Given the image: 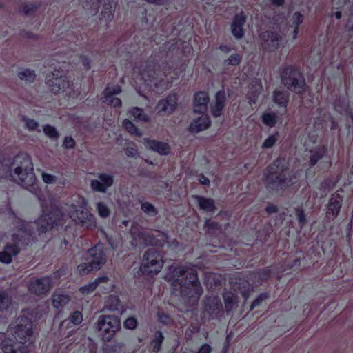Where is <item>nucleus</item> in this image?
I'll return each instance as SVG.
<instances>
[{
	"mask_svg": "<svg viewBox=\"0 0 353 353\" xmlns=\"http://www.w3.org/2000/svg\"><path fill=\"white\" fill-rule=\"evenodd\" d=\"M130 235L134 241L136 245H145L147 246L148 237L149 233L138 230L136 228H132L130 230Z\"/></svg>",
	"mask_w": 353,
	"mask_h": 353,
	"instance_id": "7c9ffc66",
	"label": "nucleus"
},
{
	"mask_svg": "<svg viewBox=\"0 0 353 353\" xmlns=\"http://www.w3.org/2000/svg\"><path fill=\"white\" fill-rule=\"evenodd\" d=\"M83 321V315L79 311L74 312L70 317V321L74 325H79Z\"/></svg>",
	"mask_w": 353,
	"mask_h": 353,
	"instance_id": "4d7b16f0",
	"label": "nucleus"
},
{
	"mask_svg": "<svg viewBox=\"0 0 353 353\" xmlns=\"http://www.w3.org/2000/svg\"><path fill=\"white\" fill-rule=\"evenodd\" d=\"M70 301L68 295L62 294H54L52 296V305L55 308L65 306Z\"/></svg>",
	"mask_w": 353,
	"mask_h": 353,
	"instance_id": "c9c22d12",
	"label": "nucleus"
},
{
	"mask_svg": "<svg viewBox=\"0 0 353 353\" xmlns=\"http://www.w3.org/2000/svg\"><path fill=\"white\" fill-rule=\"evenodd\" d=\"M147 246L163 247L168 244V235L165 232H158L157 235L149 233Z\"/></svg>",
	"mask_w": 353,
	"mask_h": 353,
	"instance_id": "393cba45",
	"label": "nucleus"
},
{
	"mask_svg": "<svg viewBox=\"0 0 353 353\" xmlns=\"http://www.w3.org/2000/svg\"><path fill=\"white\" fill-rule=\"evenodd\" d=\"M37 9V6L32 4L26 5L24 6L23 12L25 14L28 15L30 14L32 12L34 11Z\"/></svg>",
	"mask_w": 353,
	"mask_h": 353,
	"instance_id": "69168bd1",
	"label": "nucleus"
},
{
	"mask_svg": "<svg viewBox=\"0 0 353 353\" xmlns=\"http://www.w3.org/2000/svg\"><path fill=\"white\" fill-rule=\"evenodd\" d=\"M18 77L21 81L26 83H32L35 80L36 74L34 70L30 69H23L18 73Z\"/></svg>",
	"mask_w": 353,
	"mask_h": 353,
	"instance_id": "58836bf2",
	"label": "nucleus"
},
{
	"mask_svg": "<svg viewBox=\"0 0 353 353\" xmlns=\"http://www.w3.org/2000/svg\"><path fill=\"white\" fill-rule=\"evenodd\" d=\"M288 169L286 161L283 158H278L265 171L264 177L268 188L279 191L292 185V179L287 178L284 172Z\"/></svg>",
	"mask_w": 353,
	"mask_h": 353,
	"instance_id": "39448f33",
	"label": "nucleus"
},
{
	"mask_svg": "<svg viewBox=\"0 0 353 353\" xmlns=\"http://www.w3.org/2000/svg\"><path fill=\"white\" fill-rule=\"evenodd\" d=\"M103 2L102 15L107 19H111L114 12L115 2L114 0H85L83 7L90 10V14L95 15L99 12L100 3Z\"/></svg>",
	"mask_w": 353,
	"mask_h": 353,
	"instance_id": "9b49d317",
	"label": "nucleus"
},
{
	"mask_svg": "<svg viewBox=\"0 0 353 353\" xmlns=\"http://www.w3.org/2000/svg\"><path fill=\"white\" fill-rule=\"evenodd\" d=\"M42 214L37 221V229L40 233L46 232L61 223L63 212L56 205L52 198H45L38 195Z\"/></svg>",
	"mask_w": 353,
	"mask_h": 353,
	"instance_id": "20e7f679",
	"label": "nucleus"
},
{
	"mask_svg": "<svg viewBox=\"0 0 353 353\" xmlns=\"http://www.w3.org/2000/svg\"><path fill=\"white\" fill-rule=\"evenodd\" d=\"M163 340V333L161 331H156L154 334V339L150 342L153 352L157 353L160 351Z\"/></svg>",
	"mask_w": 353,
	"mask_h": 353,
	"instance_id": "4c0bfd02",
	"label": "nucleus"
},
{
	"mask_svg": "<svg viewBox=\"0 0 353 353\" xmlns=\"http://www.w3.org/2000/svg\"><path fill=\"white\" fill-rule=\"evenodd\" d=\"M274 101L280 106L286 107L288 103V95L285 92L275 90L273 95Z\"/></svg>",
	"mask_w": 353,
	"mask_h": 353,
	"instance_id": "e433bc0d",
	"label": "nucleus"
},
{
	"mask_svg": "<svg viewBox=\"0 0 353 353\" xmlns=\"http://www.w3.org/2000/svg\"><path fill=\"white\" fill-rule=\"evenodd\" d=\"M241 59L242 57L239 54L234 53L231 54L228 59H225L223 63L225 65L236 66L241 63Z\"/></svg>",
	"mask_w": 353,
	"mask_h": 353,
	"instance_id": "a18cd8bd",
	"label": "nucleus"
},
{
	"mask_svg": "<svg viewBox=\"0 0 353 353\" xmlns=\"http://www.w3.org/2000/svg\"><path fill=\"white\" fill-rule=\"evenodd\" d=\"M23 227H21L19 232V234H13L12 236V241L16 243L17 241H21L22 238H23L26 235H29L30 234L26 231V229L24 228V224L22 225Z\"/></svg>",
	"mask_w": 353,
	"mask_h": 353,
	"instance_id": "13d9d810",
	"label": "nucleus"
},
{
	"mask_svg": "<svg viewBox=\"0 0 353 353\" xmlns=\"http://www.w3.org/2000/svg\"><path fill=\"white\" fill-rule=\"evenodd\" d=\"M177 100V95L176 94H170L167 98L159 101L156 109L159 112H163L171 114L176 108Z\"/></svg>",
	"mask_w": 353,
	"mask_h": 353,
	"instance_id": "dca6fc26",
	"label": "nucleus"
},
{
	"mask_svg": "<svg viewBox=\"0 0 353 353\" xmlns=\"http://www.w3.org/2000/svg\"><path fill=\"white\" fill-rule=\"evenodd\" d=\"M223 313L222 303L217 296H211L205 298L201 318L211 319L216 318Z\"/></svg>",
	"mask_w": 353,
	"mask_h": 353,
	"instance_id": "f8f14e48",
	"label": "nucleus"
},
{
	"mask_svg": "<svg viewBox=\"0 0 353 353\" xmlns=\"http://www.w3.org/2000/svg\"><path fill=\"white\" fill-rule=\"evenodd\" d=\"M18 253L19 248L17 245H7L2 252H0V262L9 264L12 262V257Z\"/></svg>",
	"mask_w": 353,
	"mask_h": 353,
	"instance_id": "c85d7f7f",
	"label": "nucleus"
},
{
	"mask_svg": "<svg viewBox=\"0 0 353 353\" xmlns=\"http://www.w3.org/2000/svg\"><path fill=\"white\" fill-rule=\"evenodd\" d=\"M137 319L134 316L128 317L123 321V327L127 330H134L137 327Z\"/></svg>",
	"mask_w": 353,
	"mask_h": 353,
	"instance_id": "8fccbe9b",
	"label": "nucleus"
},
{
	"mask_svg": "<svg viewBox=\"0 0 353 353\" xmlns=\"http://www.w3.org/2000/svg\"><path fill=\"white\" fill-rule=\"evenodd\" d=\"M145 144L150 150L161 155H167L170 153V147L166 143L145 139Z\"/></svg>",
	"mask_w": 353,
	"mask_h": 353,
	"instance_id": "5701e85b",
	"label": "nucleus"
},
{
	"mask_svg": "<svg viewBox=\"0 0 353 353\" xmlns=\"http://www.w3.org/2000/svg\"><path fill=\"white\" fill-rule=\"evenodd\" d=\"M194 119L189 125V131L192 133H198L208 128L211 124L209 116L205 113Z\"/></svg>",
	"mask_w": 353,
	"mask_h": 353,
	"instance_id": "6ab92c4d",
	"label": "nucleus"
},
{
	"mask_svg": "<svg viewBox=\"0 0 353 353\" xmlns=\"http://www.w3.org/2000/svg\"><path fill=\"white\" fill-rule=\"evenodd\" d=\"M158 321L163 325H171L173 323L172 318L168 314L162 311H159L157 313Z\"/></svg>",
	"mask_w": 353,
	"mask_h": 353,
	"instance_id": "49530a36",
	"label": "nucleus"
},
{
	"mask_svg": "<svg viewBox=\"0 0 353 353\" xmlns=\"http://www.w3.org/2000/svg\"><path fill=\"white\" fill-rule=\"evenodd\" d=\"M268 297L267 293H261L252 302L250 305V310H254L256 307L259 306L261 303Z\"/></svg>",
	"mask_w": 353,
	"mask_h": 353,
	"instance_id": "5fc2aeb1",
	"label": "nucleus"
},
{
	"mask_svg": "<svg viewBox=\"0 0 353 353\" xmlns=\"http://www.w3.org/2000/svg\"><path fill=\"white\" fill-rule=\"evenodd\" d=\"M87 201L82 196H79L68 208L70 217L77 223L93 228L97 225L94 216L87 209Z\"/></svg>",
	"mask_w": 353,
	"mask_h": 353,
	"instance_id": "423d86ee",
	"label": "nucleus"
},
{
	"mask_svg": "<svg viewBox=\"0 0 353 353\" xmlns=\"http://www.w3.org/2000/svg\"><path fill=\"white\" fill-rule=\"evenodd\" d=\"M296 214L299 222L303 225L306 222L304 210L301 208H296Z\"/></svg>",
	"mask_w": 353,
	"mask_h": 353,
	"instance_id": "bf43d9fd",
	"label": "nucleus"
},
{
	"mask_svg": "<svg viewBox=\"0 0 353 353\" xmlns=\"http://www.w3.org/2000/svg\"><path fill=\"white\" fill-rule=\"evenodd\" d=\"M164 261L163 256L157 250L150 248L143 255L140 271L145 275H156L163 269Z\"/></svg>",
	"mask_w": 353,
	"mask_h": 353,
	"instance_id": "0eeeda50",
	"label": "nucleus"
},
{
	"mask_svg": "<svg viewBox=\"0 0 353 353\" xmlns=\"http://www.w3.org/2000/svg\"><path fill=\"white\" fill-rule=\"evenodd\" d=\"M123 125L131 134H134L137 137H141L142 135L141 132L130 120L125 119L123 121Z\"/></svg>",
	"mask_w": 353,
	"mask_h": 353,
	"instance_id": "37998d69",
	"label": "nucleus"
},
{
	"mask_svg": "<svg viewBox=\"0 0 353 353\" xmlns=\"http://www.w3.org/2000/svg\"><path fill=\"white\" fill-rule=\"evenodd\" d=\"M77 270L79 274H84L90 272L92 270H95L92 267V263L90 261L88 263H82L77 266Z\"/></svg>",
	"mask_w": 353,
	"mask_h": 353,
	"instance_id": "3c124183",
	"label": "nucleus"
},
{
	"mask_svg": "<svg viewBox=\"0 0 353 353\" xmlns=\"http://www.w3.org/2000/svg\"><path fill=\"white\" fill-rule=\"evenodd\" d=\"M165 278L170 283L172 292L179 294L189 303H196L203 292L197 271L192 265H172Z\"/></svg>",
	"mask_w": 353,
	"mask_h": 353,
	"instance_id": "f257e3e1",
	"label": "nucleus"
},
{
	"mask_svg": "<svg viewBox=\"0 0 353 353\" xmlns=\"http://www.w3.org/2000/svg\"><path fill=\"white\" fill-rule=\"evenodd\" d=\"M130 114L137 121H149V117L144 114V112L142 109L137 107L132 108L130 110Z\"/></svg>",
	"mask_w": 353,
	"mask_h": 353,
	"instance_id": "79ce46f5",
	"label": "nucleus"
},
{
	"mask_svg": "<svg viewBox=\"0 0 353 353\" xmlns=\"http://www.w3.org/2000/svg\"><path fill=\"white\" fill-rule=\"evenodd\" d=\"M105 308L111 312H116L121 310L123 312L121 302L117 296L110 295L106 300Z\"/></svg>",
	"mask_w": 353,
	"mask_h": 353,
	"instance_id": "473e14b6",
	"label": "nucleus"
},
{
	"mask_svg": "<svg viewBox=\"0 0 353 353\" xmlns=\"http://www.w3.org/2000/svg\"><path fill=\"white\" fill-rule=\"evenodd\" d=\"M303 16L300 12H294L290 17L288 28H293L292 36V41L296 40L299 30V26L303 23Z\"/></svg>",
	"mask_w": 353,
	"mask_h": 353,
	"instance_id": "cd10ccee",
	"label": "nucleus"
},
{
	"mask_svg": "<svg viewBox=\"0 0 353 353\" xmlns=\"http://www.w3.org/2000/svg\"><path fill=\"white\" fill-rule=\"evenodd\" d=\"M341 103V102L340 101H338V102H336L335 105H334V108L340 114H343V110L346 111V106L345 105H342Z\"/></svg>",
	"mask_w": 353,
	"mask_h": 353,
	"instance_id": "338daca9",
	"label": "nucleus"
},
{
	"mask_svg": "<svg viewBox=\"0 0 353 353\" xmlns=\"http://www.w3.org/2000/svg\"><path fill=\"white\" fill-rule=\"evenodd\" d=\"M312 155L310 159V165L314 166L320 159L324 157L327 154V149L322 146L315 150L310 151Z\"/></svg>",
	"mask_w": 353,
	"mask_h": 353,
	"instance_id": "f704fd0d",
	"label": "nucleus"
},
{
	"mask_svg": "<svg viewBox=\"0 0 353 353\" xmlns=\"http://www.w3.org/2000/svg\"><path fill=\"white\" fill-rule=\"evenodd\" d=\"M262 121L265 125L271 128L276 123L277 116L274 112H265L262 115Z\"/></svg>",
	"mask_w": 353,
	"mask_h": 353,
	"instance_id": "a19ab883",
	"label": "nucleus"
},
{
	"mask_svg": "<svg viewBox=\"0 0 353 353\" xmlns=\"http://www.w3.org/2000/svg\"><path fill=\"white\" fill-rule=\"evenodd\" d=\"M261 39L267 43L270 50H275L280 46L282 41L281 36L274 32L265 31L260 34Z\"/></svg>",
	"mask_w": 353,
	"mask_h": 353,
	"instance_id": "412c9836",
	"label": "nucleus"
},
{
	"mask_svg": "<svg viewBox=\"0 0 353 353\" xmlns=\"http://www.w3.org/2000/svg\"><path fill=\"white\" fill-rule=\"evenodd\" d=\"M141 210L143 211L145 214L147 215L154 216L157 214V210L154 208V206L148 202H145L141 204Z\"/></svg>",
	"mask_w": 353,
	"mask_h": 353,
	"instance_id": "de8ad7c7",
	"label": "nucleus"
},
{
	"mask_svg": "<svg viewBox=\"0 0 353 353\" xmlns=\"http://www.w3.org/2000/svg\"><path fill=\"white\" fill-rule=\"evenodd\" d=\"M245 21L246 16L243 12L236 14L231 24V32L234 37L237 40L242 39L244 36L243 26Z\"/></svg>",
	"mask_w": 353,
	"mask_h": 353,
	"instance_id": "f3484780",
	"label": "nucleus"
},
{
	"mask_svg": "<svg viewBox=\"0 0 353 353\" xmlns=\"http://www.w3.org/2000/svg\"><path fill=\"white\" fill-rule=\"evenodd\" d=\"M194 198L196 200L201 210L208 212H214L215 205L213 199L198 195L194 196Z\"/></svg>",
	"mask_w": 353,
	"mask_h": 353,
	"instance_id": "c756f323",
	"label": "nucleus"
},
{
	"mask_svg": "<svg viewBox=\"0 0 353 353\" xmlns=\"http://www.w3.org/2000/svg\"><path fill=\"white\" fill-rule=\"evenodd\" d=\"M41 175L43 181L46 184H52L56 182L57 177L52 174L47 173L45 171H41Z\"/></svg>",
	"mask_w": 353,
	"mask_h": 353,
	"instance_id": "6e6d98bb",
	"label": "nucleus"
},
{
	"mask_svg": "<svg viewBox=\"0 0 353 353\" xmlns=\"http://www.w3.org/2000/svg\"><path fill=\"white\" fill-rule=\"evenodd\" d=\"M125 346V345L123 342L114 343L110 347L107 353H125L124 351Z\"/></svg>",
	"mask_w": 353,
	"mask_h": 353,
	"instance_id": "864d4df0",
	"label": "nucleus"
},
{
	"mask_svg": "<svg viewBox=\"0 0 353 353\" xmlns=\"http://www.w3.org/2000/svg\"><path fill=\"white\" fill-rule=\"evenodd\" d=\"M97 211L99 215L102 218H106L110 216V210L108 205L103 202H98L96 204Z\"/></svg>",
	"mask_w": 353,
	"mask_h": 353,
	"instance_id": "c03bdc74",
	"label": "nucleus"
},
{
	"mask_svg": "<svg viewBox=\"0 0 353 353\" xmlns=\"http://www.w3.org/2000/svg\"><path fill=\"white\" fill-rule=\"evenodd\" d=\"M342 201L343 198L340 194H332L327 206V214L335 219L341 210Z\"/></svg>",
	"mask_w": 353,
	"mask_h": 353,
	"instance_id": "4be33fe9",
	"label": "nucleus"
},
{
	"mask_svg": "<svg viewBox=\"0 0 353 353\" xmlns=\"http://www.w3.org/2000/svg\"><path fill=\"white\" fill-rule=\"evenodd\" d=\"M12 303V298L7 292L0 290V311L6 310Z\"/></svg>",
	"mask_w": 353,
	"mask_h": 353,
	"instance_id": "ea45409f",
	"label": "nucleus"
},
{
	"mask_svg": "<svg viewBox=\"0 0 353 353\" xmlns=\"http://www.w3.org/2000/svg\"><path fill=\"white\" fill-rule=\"evenodd\" d=\"M45 134L50 139H57L59 132L54 126L46 124L43 127Z\"/></svg>",
	"mask_w": 353,
	"mask_h": 353,
	"instance_id": "09e8293b",
	"label": "nucleus"
},
{
	"mask_svg": "<svg viewBox=\"0 0 353 353\" xmlns=\"http://www.w3.org/2000/svg\"><path fill=\"white\" fill-rule=\"evenodd\" d=\"M26 125L30 130H34L38 127V122L34 119H25Z\"/></svg>",
	"mask_w": 353,
	"mask_h": 353,
	"instance_id": "680f3d73",
	"label": "nucleus"
},
{
	"mask_svg": "<svg viewBox=\"0 0 353 353\" xmlns=\"http://www.w3.org/2000/svg\"><path fill=\"white\" fill-rule=\"evenodd\" d=\"M278 133L270 135L265 140L263 141L262 147L263 148H271L276 143L278 139Z\"/></svg>",
	"mask_w": 353,
	"mask_h": 353,
	"instance_id": "603ef678",
	"label": "nucleus"
},
{
	"mask_svg": "<svg viewBox=\"0 0 353 353\" xmlns=\"http://www.w3.org/2000/svg\"><path fill=\"white\" fill-rule=\"evenodd\" d=\"M225 310L228 313L232 312L238 304L237 296L232 292H226L223 295Z\"/></svg>",
	"mask_w": 353,
	"mask_h": 353,
	"instance_id": "2f4dec72",
	"label": "nucleus"
},
{
	"mask_svg": "<svg viewBox=\"0 0 353 353\" xmlns=\"http://www.w3.org/2000/svg\"><path fill=\"white\" fill-rule=\"evenodd\" d=\"M52 279L50 276H43L39 279H31L28 288L29 291L34 294H43L50 289Z\"/></svg>",
	"mask_w": 353,
	"mask_h": 353,
	"instance_id": "4468645a",
	"label": "nucleus"
},
{
	"mask_svg": "<svg viewBox=\"0 0 353 353\" xmlns=\"http://www.w3.org/2000/svg\"><path fill=\"white\" fill-rule=\"evenodd\" d=\"M216 102L211 108V112L214 117H218L222 114L225 102V93L224 90H220L216 92Z\"/></svg>",
	"mask_w": 353,
	"mask_h": 353,
	"instance_id": "b1692460",
	"label": "nucleus"
},
{
	"mask_svg": "<svg viewBox=\"0 0 353 353\" xmlns=\"http://www.w3.org/2000/svg\"><path fill=\"white\" fill-rule=\"evenodd\" d=\"M95 327L99 332L101 339L108 342L121 329V321L116 316L101 315L99 317Z\"/></svg>",
	"mask_w": 353,
	"mask_h": 353,
	"instance_id": "1a4fd4ad",
	"label": "nucleus"
},
{
	"mask_svg": "<svg viewBox=\"0 0 353 353\" xmlns=\"http://www.w3.org/2000/svg\"><path fill=\"white\" fill-rule=\"evenodd\" d=\"M262 89L263 87L260 80L255 79L252 81L248 92V99L250 104L255 103L256 102Z\"/></svg>",
	"mask_w": 353,
	"mask_h": 353,
	"instance_id": "a878e982",
	"label": "nucleus"
},
{
	"mask_svg": "<svg viewBox=\"0 0 353 353\" xmlns=\"http://www.w3.org/2000/svg\"><path fill=\"white\" fill-rule=\"evenodd\" d=\"M108 281L109 278L107 275L99 276L92 282H90L86 285L81 286L79 288V291L83 294H89L93 292L101 283H107Z\"/></svg>",
	"mask_w": 353,
	"mask_h": 353,
	"instance_id": "bb28decb",
	"label": "nucleus"
},
{
	"mask_svg": "<svg viewBox=\"0 0 353 353\" xmlns=\"http://www.w3.org/2000/svg\"><path fill=\"white\" fill-rule=\"evenodd\" d=\"M75 145V141L74 140L72 139V137H65L64 140H63V146L65 148H67V149H72L74 147Z\"/></svg>",
	"mask_w": 353,
	"mask_h": 353,
	"instance_id": "052dcab7",
	"label": "nucleus"
},
{
	"mask_svg": "<svg viewBox=\"0 0 353 353\" xmlns=\"http://www.w3.org/2000/svg\"><path fill=\"white\" fill-rule=\"evenodd\" d=\"M281 82L288 89L296 93H302L305 89L303 75L292 68H285L281 74Z\"/></svg>",
	"mask_w": 353,
	"mask_h": 353,
	"instance_id": "9d476101",
	"label": "nucleus"
},
{
	"mask_svg": "<svg viewBox=\"0 0 353 353\" xmlns=\"http://www.w3.org/2000/svg\"><path fill=\"white\" fill-rule=\"evenodd\" d=\"M134 72H138L145 83L152 81L155 71L150 66L141 65L134 70Z\"/></svg>",
	"mask_w": 353,
	"mask_h": 353,
	"instance_id": "72a5a7b5",
	"label": "nucleus"
},
{
	"mask_svg": "<svg viewBox=\"0 0 353 353\" xmlns=\"http://www.w3.org/2000/svg\"><path fill=\"white\" fill-rule=\"evenodd\" d=\"M114 176L112 174L101 173L98 175L97 179L92 180L90 186L96 192L105 193L112 185Z\"/></svg>",
	"mask_w": 353,
	"mask_h": 353,
	"instance_id": "2eb2a0df",
	"label": "nucleus"
},
{
	"mask_svg": "<svg viewBox=\"0 0 353 353\" xmlns=\"http://www.w3.org/2000/svg\"><path fill=\"white\" fill-rule=\"evenodd\" d=\"M46 84L48 90L54 93L66 92L69 96L74 95V85L70 83L65 76H63L60 71L54 70L46 77Z\"/></svg>",
	"mask_w": 353,
	"mask_h": 353,
	"instance_id": "6e6552de",
	"label": "nucleus"
},
{
	"mask_svg": "<svg viewBox=\"0 0 353 353\" xmlns=\"http://www.w3.org/2000/svg\"><path fill=\"white\" fill-rule=\"evenodd\" d=\"M204 226L208 229H215L221 228V225L219 223L216 222H212L209 219L205 220Z\"/></svg>",
	"mask_w": 353,
	"mask_h": 353,
	"instance_id": "0e129e2a",
	"label": "nucleus"
},
{
	"mask_svg": "<svg viewBox=\"0 0 353 353\" xmlns=\"http://www.w3.org/2000/svg\"><path fill=\"white\" fill-rule=\"evenodd\" d=\"M209 95L206 92H198L194 94L193 110L195 113H205L209 103Z\"/></svg>",
	"mask_w": 353,
	"mask_h": 353,
	"instance_id": "aec40b11",
	"label": "nucleus"
},
{
	"mask_svg": "<svg viewBox=\"0 0 353 353\" xmlns=\"http://www.w3.org/2000/svg\"><path fill=\"white\" fill-rule=\"evenodd\" d=\"M32 323L26 316H19L8 327L6 336L0 334V348L3 353H28L32 343Z\"/></svg>",
	"mask_w": 353,
	"mask_h": 353,
	"instance_id": "f03ea898",
	"label": "nucleus"
},
{
	"mask_svg": "<svg viewBox=\"0 0 353 353\" xmlns=\"http://www.w3.org/2000/svg\"><path fill=\"white\" fill-rule=\"evenodd\" d=\"M86 259L92 263V267L95 268V270H100L107 261L103 244L99 243L88 249Z\"/></svg>",
	"mask_w": 353,
	"mask_h": 353,
	"instance_id": "ddd939ff",
	"label": "nucleus"
},
{
	"mask_svg": "<svg viewBox=\"0 0 353 353\" xmlns=\"http://www.w3.org/2000/svg\"><path fill=\"white\" fill-rule=\"evenodd\" d=\"M121 92V89L119 85L107 86L104 90V98L105 101L111 106L120 107L121 100L117 97Z\"/></svg>",
	"mask_w": 353,
	"mask_h": 353,
	"instance_id": "a211bd4d",
	"label": "nucleus"
},
{
	"mask_svg": "<svg viewBox=\"0 0 353 353\" xmlns=\"http://www.w3.org/2000/svg\"><path fill=\"white\" fill-rule=\"evenodd\" d=\"M211 346L208 343H205L199 348L196 353H211Z\"/></svg>",
	"mask_w": 353,
	"mask_h": 353,
	"instance_id": "e2e57ef3",
	"label": "nucleus"
},
{
	"mask_svg": "<svg viewBox=\"0 0 353 353\" xmlns=\"http://www.w3.org/2000/svg\"><path fill=\"white\" fill-rule=\"evenodd\" d=\"M16 165L10 176L14 182L31 192L37 194L36 176L31 159L27 154H18L14 159Z\"/></svg>",
	"mask_w": 353,
	"mask_h": 353,
	"instance_id": "7ed1b4c3",
	"label": "nucleus"
},
{
	"mask_svg": "<svg viewBox=\"0 0 353 353\" xmlns=\"http://www.w3.org/2000/svg\"><path fill=\"white\" fill-rule=\"evenodd\" d=\"M81 60L85 68L89 69L90 68V60L88 57L86 56H81Z\"/></svg>",
	"mask_w": 353,
	"mask_h": 353,
	"instance_id": "774afa93",
	"label": "nucleus"
}]
</instances>
